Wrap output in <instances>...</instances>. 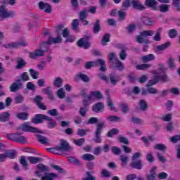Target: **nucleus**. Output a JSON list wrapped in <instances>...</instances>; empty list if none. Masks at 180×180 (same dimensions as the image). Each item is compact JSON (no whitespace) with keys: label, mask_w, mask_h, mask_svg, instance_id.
Instances as JSON below:
<instances>
[{"label":"nucleus","mask_w":180,"mask_h":180,"mask_svg":"<svg viewBox=\"0 0 180 180\" xmlns=\"http://www.w3.org/2000/svg\"><path fill=\"white\" fill-rule=\"evenodd\" d=\"M51 86H48L41 90V92L44 94V95H47L50 101H54V95H53V91L51 90Z\"/></svg>","instance_id":"nucleus-24"},{"label":"nucleus","mask_w":180,"mask_h":180,"mask_svg":"<svg viewBox=\"0 0 180 180\" xmlns=\"http://www.w3.org/2000/svg\"><path fill=\"white\" fill-rule=\"evenodd\" d=\"M4 153L6 154V158H11V160L16 158V151L15 150H7Z\"/></svg>","instance_id":"nucleus-38"},{"label":"nucleus","mask_w":180,"mask_h":180,"mask_svg":"<svg viewBox=\"0 0 180 180\" xmlns=\"http://www.w3.org/2000/svg\"><path fill=\"white\" fill-rule=\"evenodd\" d=\"M17 117L20 120H27V117H29V114L27 112H20L17 115Z\"/></svg>","instance_id":"nucleus-52"},{"label":"nucleus","mask_w":180,"mask_h":180,"mask_svg":"<svg viewBox=\"0 0 180 180\" xmlns=\"http://www.w3.org/2000/svg\"><path fill=\"white\" fill-rule=\"evenodd\" d=\"M126 15H127V13L126 11H118L119 20H120V22H123V20L126 19Z\"/></svg>","instance_id":"nucleus-57"},{"label":"nucleus","mask_w":180,"mask_h":180,"mask_svg":"<svg viewBox=\"0 0 180 180\" xmlns=\"http://www.w3.org/2000/svg\"><path fill=\"white\" fill-rule=\"evenodd\" d=\"M169 8H171L170 5L168 4H162L158 7V9L162 13H165L166 12H169Z\"/></svg>","instance_id":"nucleus-34"},{"label":"nucleus","mask_w":180,"mask_h":180,"mask_svg":"<svg viewBox=\"0 0 180 180\" xmlns=\"http://www.w3.org/2000/svg\"><path fill=\"white\" fill-rule=\"evenodd\" d=\"M157 167H153L152 169L149 171V174L146 175V179L147 180H155V174H157Z\"/></svg>","instance_id":"nucleus-25"},{"label":"nucleus","mask_w":180,"mask_h":180,"mask_svg":"<svg viewBox=\"0 0 180 180\" xmlns=\"http://www.w3.org/2000/svg\"><path fill=\"white\" fill-rule=\"evenodd\" d=\"M108 60H109L110 65L111 64H113V63L115 62L116 60H118L117 57H116V53L115 52H112V53H109L108 54Z\"/></svg>","instance_id":"nucleus-41"},{"label":"nucleus","mask_w":180,"mask_h":180,"mask_svg":"<svg viewBox=\"0 0 180 180\" xmlns=\"http://www.w3.org/2000/svg\"><path fill=\"white\" fill-rule=\"evenodd\" d=\"M44 52L41 49H36L34 52H30L29 57L32 60H36L37 57H43Z\"/></svg>","instance_id":"nucleus-16"},{"label":"nucleus","mask_w":180,"mask_h":180,"mask_svg":"<svg viewBox=\"0 0 180 180\" xmlns=\"http://www.w3.org/2000/svg\"><path fill=\"white\" fill-rule=\"evenodd\" d=\"M141 153L136 152L131 158L132 162H131V168L134 169H143V160H139L141 157Z\"/></svg>","instance_id":"nucleus-5"},{"label":"nucleus","mask_w":180,"mask_h":180,"mask_svg":"<svg viewBox=\"0 0 180 180\" xmlns=\"http://www.w3.org/2000/svg\"><path fill=\"white\" fill-rule=\"evenodd\" d=\"M106 120H108V122H120V117L116 115H110L106 117Z\"/></svg>","instance_id":"nucleus-58"},{"label":"nucleus","mask_w":180,"mask_h":180,"mask_svg":"<svg viewBox=\"0 0 180 180\" xmlns=\"http://www.w3.org/2000/svg\"><path fill=\"white\" fill-rule=\"evenodd\" d=\"M151 67V65L150 64H141L136 66V70H141V71H146L148 68H150Z\"/></svg>","instance_id":"nucleus-53"},{"label":"nucleus","mask_w":180,"mask_h":180,"mask_svg":"<svg viewBox=\"0 0 180 180\" xmlns=\"http://www.w3.org/2000/svg\"><path fill=\"white\" fill-rule=\"evenodd\" d=\"M110 68L112 69L116 68V70H119V71H123V70H124V65L122 61L118 59L113 62V64L110 65Z\"/></svg>","instance_id":"nucleus-13"},{"label":"nucleus","mask_w":180,"mask_h":180,"mask_svg":"<svg viewBox=\"0 0 180 180\" xmlns=\"http://www.w3.org/2000/svg\"><path fill=\"white\" fill-rule=\"evenodd\" d=\"M120 108L122 113H127L130 108H129V104L127 103H123L120 104Z\"/></svg>","instance_id":"nucleus-49"},{"label":"nucleus","mask_w":180,"mask_h":180,"mask_svg":"<svg viewBox=\"0 0 180 180\" xmlns=\"http://www.w3.org/2000/svg\"><path fill=\"white\" fill-rule=\"evenodd\" d=\"M53 85L56 88H61L63 86V79L61 77H56L53 82Z\"/></svg>","instance_id":"nucleus-45"},{"label":"nucleus","mask_w":180,"mask_h":180,"mask_svg":"<svg viewBox=\"0 0 180 180\" xmlns=\"http://www.w3.org/2000/svg\"><path fill=\"white\" fill-rule=\"evenodd\" d=\"M139 107L141 110L143 112H146L147 109H148V104L147 103V101L145 100H140L139 101Z\"/></svg>","instance_id":"nucleus-36"},{"label":"nucleus","mask_w":180,"mask_h":180,"mask_svg":"<svg viewBox=\"0 0 180 180\" xmlns=\"http://www.w3.org/2000/svg\"><path fill=\"white\" fill-rule=\"evenodd\" d=\"M9 117H11V113L8 112H2L0 114V122H8L9 120Z\"/></svg>","instance_id":"nucleus-29"},{"label":"nucleus","mask_w":180,"mask_h":180,"mask_svg":"<svg viewBox=\"0 0 180 180\" xmlns=\"http://www.w3.org/2000/svg\"><path fill=\"white\" fill-rule=\"evenodd\" d=\"M156 78H158V82H160V81H162V82H168L169 81V76L167 74H163L162 75H158L156 76Z\"/></svg>","instance_id":"nucleus-32"},{"label":"nucleus","mask_w":180,"mask_h":180,"mask_svg":"<svg viewBox=\"0 0 180 180\" xmlns=\"http://www.w3.org/2000/svg\"><path fill=\"white\" fill-rule=\"evenodd\" d=\"M20 78L18 79L17 80H20V84H22V82H26V81H29V79H30V77H29V73H27V72H22L20 75Z\"/></svg>","instance_id":"nucleus-35"},{"label":"nucleus","mask_w":180,"mask_h":180,"mask_svg":"<svg viewBox=\"0 0 180 180\" xmlns=\"http://www.w3.org/2000/svg\"><path fill=\"white\" fill-rule=\"evenodd\" d=\"M50 46H51V41H49V39H48L47 41L42 42L39 45V49L44 53H47V51H49V53H51V51L49 49Z\"/></svg>","instance_id":"nucleus-18"},{"label":"nucleus","mask_w":180,"mask_h":180,"mask_svg":"<svg viewBox=\"0 0 180 180\" xmlns=\"http://www.w3.org/2000/svg\"><path fill=\"white\" fill-rule=\"evenodd\" d=\"M98 65H101L99 71H101V72H106L108 68H106V61L103 59H98L96 61L86 62L84 67L86 70H91L92 67H98Z\"/></svg>","instance_id":"nucleus-2"},{"label":"nucleus","mask_w":180,"mask_h":180,"mask_svg":"<svg viewBox=\"0 0 180 180\" xmlns=\"http://www.w3.org/2000/svg\"><path fill=\"white\" fill-rule=\"evenodd\" d=\"M105 95L107 96V103L108 106L110 107V110H114L116 112V108L115 106H113V102L112 101V99L110 98V94L109 91L105 92Z\"/></svg>","instance_id":"nucleus-26"},{"label":"nucleus","mask_w":180,"mask_h":180,"mask_svg":"<svg viewBox=\"0 0 180 180\" xmlns=\"http://www.w3.org/2000/svg\"><path fill=\"white\" fill-rule=\"evenodd\" d=\"M37 168L38 170L35 172V175L41 178V180H54L56 178H58V174L50 173V169L43 164L37 165Z\"/></svg>","instance_id":"nucleus-1"},{"label":"nucleus","mask_w":180,"mask_h":180,"mask_svg":"<svg viewBox=\"0 0 180 180\" xmlns=\"http://www.w3.org/2000/svg\"><path fill=\"white\" fill-rule=\"evenodd\" d=\"M23 88V84L20 83V80H16L15 82L13 83L10 86L11 92H17L19 89Z\"/></svg>","instance_id":"nucleus-15"},{"label":"nucleus","mask_w":180,"mask_h":180,"mask_svg":"<svg viewBox=\"0 0 180 180\" xmlns=\"http://www.w3.org/2000/svg\"><path fill=\"white\" fill-rule=\"evenodd\" d=\"M38 139V141L41 143V144H44L45 146H49V139L43 135H37Z\"/></svg>","instance_id":"nucleus-33"},{"label":"nucleus","mask_w":180,"mask_h":180,"mask_svg":"<svg viewBox=\"0 0 180 180\" xmlns=\"http://www.w3.org/2000/svg\"><path fill=\"white\" fill-rule=\"evenodd\" d=\"M16 143H24L26 142V137L21 136L20 134H15V141Z\"/></svg>","instance_id":"nucleus-40"},{"label":"nucleus","mask_w":180,"mask_h":180,"mask_svg":"<svg viewBox=\"0 0 180 180\" xmlns=\"http://www.w3.org/2000/svg\"><path fill=\"white\" fill-rule=\"evenodd\" d=\"M110 81L112 85H117V82L119 81V77L116 75V73H111L109 75Z\"/></svg>","instance_id":"nucleus-27"},{"label":"nucleus","mask_w":180,"mask_h":180,"mask_svg":"<svg viewBox=\"0 0 180 180\" xmlns=\"http://www.w3.org/2000/svg\"><path fill=\"white\" fill-rule=\"evenodd\" d=\"M47 115L43 114H37L32 119V122L34 124H39L40 123H43L44 120H46Z\"/></svg>","instance_id":"nucleus-11"},{"label":"nucleus","mask_w":180,"mask_h":180,"mask_svg":"<svg viewBox=\"0 0 180 180\" xmlns=\"http://www.w3.org/2000/svg\"><path fill=\"white\" fill-rule=\"evenodd\" d=\"M154 34L153 30H143L140 32L139 35L136 37V41L139 44L145 43V44H150L151 41L146 39V37L148 36H153Z\"/></svg>","instance_id":"nucleus-3"},{"label":"nucleus","mask_w":180,"mask_h":180,"mask_svg":"<svg viewBox=\"0 0 180 180\" xmlns=\"http://www.w3.org/2000/svg\"><path fill=\"white\" fill-rule=\"evenodd\" d=\"M44 98L41 96H36L33 101L36 103L37 108L40 109L41 110H47V106H46V104L43 103V100Z\"/></svg>","instance_id":"nucleus-7"},{"label":"nucleus","mask_w":180,"mask_h":180,"mask_svg":"<svg viewBox=\"0 0 180 180\" xmlns=\"http://www.w3.org/2000/svg\"><path fill=\"white\" fill-rule=\"evenodd\" d=\"M146 160L148 162H154L155 159L154 158V155H153V152L149 151L146 155Z\"/></svg>","instance_id":"nucleus-60"},{"label":"nucleus","mask_w":180,"mask_h":180,"mask_svg":"<svg viewBox=\"0 0 180 180\" xmlns=\"http://www.w3.org/2000/svg\"><path fill=\"white\" fill-rule=\"evenodd\" d=\"M131 5L133 6L134 9H137L138 11H143V9H146V7L139 0H131Z\"/></svg>","instance_id":"nucleus-17"},{"label":"nucleus","mask_w":180,"mask_h":180,"mask_svg":"<svg viewBox=\"0 0 180 180\" xmlns=\"http://www.w3.org/2000/svg\"><path fill=\"white\" fill-rule=\"evenodd\" d=\"M101 20L99 19L96 20L95 22L93 24L92 32L94 34H98L101 32Z\"/></svg>","instance_id":"nucleus-21"},{"label":"nucleus","mask_w":180,"mask_h":180,"mask_svg":"<svg viewBox=\"0 0 180 180\" xmlns=\"http://www.w3.org/2000/svg\"><path fill=\"white\" fill-rule=\"evenodd\" d=\"M20 164H21L23 169L25 171H27V165H29V162L26 161V158L25 156H21L20 158Z\"/></svg>","instance_id":"nucleus-37"},{"label":"nucleus","mask_w":180,"mask_h":180,"mask_svg":"<svg viewBox=\"0 0 180 180\" xmlns=\"http://www.w3.org/2000/svg\"><path fill=\"white\" fill-rule=\"evenodd\" d=\"M110 41V34H105L101 40L102 46H106V43Z\"/></svg>","instance_id":"nucleus-43"},{"label":"nucleus","mask_w":180,"mask_h":180,"mask_svg":"<svg viewBox=\"0 0 180 180\" xmlns=\"http://www.w3.org/2000/svg\"><path fill=\"white\" fill-rule=\"evenodd\" d=\"M155 150H158L159 151H165L167 150V146L162 143H157L153 146Z\"/></svg>","instance_id":"nucleus-50"},{"label":"nucleus","mask_w":180,"mask_h":180,"mask_svg":"<svg viewBox=\"0 0 180 180\" xmlns=\"http://www.w3.org/2000/svg\"><path fill=\"white\" fill-rule=\"evenodd\" d=\"M78 79H81L82 81H83V82L88 83L89 82L91 79H89V77H88V75L84 73L79 72L76 75L75 81H78Z\"/></svg>","instance_id":"nucleus-22"},{"label":"nucleus","mask_w":180,"mask_h":180,"mask_svg":"<svg viewBox=\"0 0 180 180\" xmlns=\"http://www.w3.org/2000/svg\"><path fill=\"white\" fill-rule=\"evenodd\" d=\"M86 18H88V10L84 9L79 13V20H84V19H86Z\"/></svg>","instance_id":"nucleus-42"},{"label":"nucleus","mask_w":180,"mask_h":180,"mask_svg":"<svg viewBox=\"0 0 180 180\" xmlns=\"http://www.w3.org/2000/svg\"><path fill=\"white\" fill-rule=\"evenodd\" d=\"M39 8L41 11H44L46 13H51L52 6L49 3H44L43 1L39 2Z\"/></svg>","instance_id":"nucleus-12"},{"label":"nucleus","mask_w":180,"mask_h":180,"mask_svg":"<svg viewBox=\"0 0 180 180\" xmlns=\"http://www.w3.org/2000/svg\"><path fill=\"white\" fill-rule=\"evenodd\" d=\"M87 99L88 101H101V99H103V95H102V93L99 91H90Z\"/></svg>","instance_id":"nucleus-8"},{"label":"nucleus","mask_w":180,"mask_h":180,"mask_svg":"<svg viewBox=\"0 0 180 180\" xmlns=\"http://www.w3.org/2000/svg\"><path fill=\"white\" fill-rule=\"evenodd\" d=\"M167 64L170 70H175V59L172 57H169L167 60Z\"/></svg>","instance_id":"nucleus-47"},{"label":"nucleus","mask_w":180,"mask_h":180,"mask_svg":"<svg viewBox=\"0 0 180 180\" xmlns=\"http://www.w3.org/2000/svg\"><path fill=\"white\" fill-rule=\"evenodd\" d=\"M73 143L79 147H82V146H84V143H85V139L82 138L79 139H75L73 140Z\"/></svg>","instance_id":"nucleus-55"},{"label":"nucleus","mask_w":180,"mask_h":180,"mask_svg":"<svg viewBox=\"0 0 180 180\" xmlns=\"http://www.w3.org/2000/svg\"><path fill=\"white\" fill-rule=\"evenodd\" d=\"M178 36V31L175 29H172L169 31V37L170 39H175Z\"/></svg>","instance_id":"nucleus-62"},{"label":"nucleus","mask_w":180,"mask_h":180,"mask_svg":"<svg viewBox=\"0 0 180 180\" xmlns=\"http://www.w3.org/2000/svg\"><path fill=\"white\" fill-rule=\"evenodd\" d=\"M49 40L51 41V44H53V43L58 44V43H61V41H63V38H61V36L59 34L56 38H49Z\"/></svg>","instance_id":"nucleus-48"},{"label":"nucleus","mask_w":180,"mask_h":180,"mask_svg":"<svg viewBox=\"0 0 180 180\" xmlns=\"http://www.w3.org/2000/svg\"><path fill=\"white\" fill-rule=\"evenodd\" d=\"M118 141L120 143H122V144H126L127 146H129L130 144V142H129V139L124 137L122 135L118 137Z\"/></svg>","instance_id":"nucleus-54"},{"label":"nucleus","mask_w":180,"mask_h":180,"mask_svg":"<svg viewBox=\"0 0 180 180\" xmlns=\"http://www.w3.org/2000/svg\"><path fill=\"white\" fill-rule=\"evenodd\" d=\"M68 160L70 164H72V165H77V167H81V165H82V163L79 162V160L75 157H68Z\"/></svg>","instance_id":"nucleus-31"},{"label":"nucleus","mask_w":180,"mask_h":180,"mask_svg":"<svg viewBox=\"0 0 180 180\" xmlns=\"http://www.w3.org/2000/svg\"><path fill=\"white\" fill-rule=\"evenodd\" d=\"M78 26H79V20L74 19L72 22V30H77V29H78Z\"/></svg>","instance_id":"nucleus-61"},{"label":"nucleus","mask_w":180,"mask_h":180,"mask_svg":"<svg viewBox=\"0 0 180 180\" xmlns=\"http://www.w3.org/2000/svg\"><path fill=\"white\" fill-rule=\"evenodd\" d=\"M47 121V127L48 129H56V127H57V122L55 121L54 119L50 117H46V120Z\"/></svg>","instance_id":"nucleus-23"},{"label":"nucleus","mask_w":180,"mask_h":180,"mask_svg":"<svg viewBox=\"0 0 180 180\" xmlns=\"http://www.w3.org/2000/svg\"><path fill=\"white\" fill-rule=\"evenodd\" d=\"M155 57L154 56V54H149L142 57V60L143 61H144V63H148V61H153V60H155Z\"/></svg>","instance_id":"nucleus-51"},{"label":"nucleus","mask_w":180,"mask_h":180,"mask_svg":"<svg viewBox=\"0 0 180 180\" xmlns=\"http://www.w3.org/2000/svg\"><path fill=\"white\" fill-rule=\"evenodd\" d=\"M77 46L78 47H84V50H88L89 47H91V44L89 41H86L85 38H81L77 41Z\"/></svg>","instance_id":"nucleus-19"},{"label":"nucleus","mask_w":180,"mask_h":180,"mask_svg":"<svg viewBox=\"0 0 180 180\" xmlns=\"http://www.w3.org/2000/svg\"><path fill=\"white\" fill-rule=\"evenodd\" d=\"M25 67H26V61H25V59L20 58L17 61V65H15L16 70H22L25 68Z\"/></svg>","instance_id":"nucleus-30"},{"label":"nucleus","mask_w":180,"mask_h":180,"mask_svg":"<svg viewBox=\"0 0 180 180\" xmlns=\"http://www.w3.org/2000/svg\"><path fill=\"white\" fill-rule=\"evenodd\" d=\"M172 5L177 12H180V0H172Z\"/></svg>","instance_id":"nucleus-63"},{"label":"nucleus","mask_w":180,"mask_h":180,"mask_svg":"<svg viewBox=\"0 0 180 180\" xmlns=\"http://www.w3.org/2000/svg\"><path fill=\"white\" fill-rule=\"evenodd\" d=\"M169 46H171V42H166L165 44L158 46L157 50L158 51H164V50L168 49Z\"/></svg>","instance_id":"nucleus-44"},{"label":"nucleus","mask_w":180,"mask_h":180,"mask_svg":"<svg viewBox=\"0 0 180 180\" xmlns=\"http://www.w3.org/2000/svg\"><path fill=\"white\" fill-rule=\"evenodd\" d=\"M141 19L143 25H151V23H153V20L150 18L141 17Z\"/></svg>","instance_id":"nucleus-56"},{"label":"nucleus","mask_w":180,"mask_h":180,"mask_svg":"<svg viewBox=\"0 0 180 180\" xmlns=\"http://www.w3.org/2000/svg\"><path fill=\"white\" fill-rule=\"evenodd\" d=\"M15 16V11H9L8 8L4 5L0 6V18L2 21L9 18Z\"/></svg>","instance_id":"nucleus-6"},{"label":"nucleus","mask_w":180,"mask_h":180,"mask_svg":"<svg viewBox=\"0 0 180 180\" xmlns=\"http://www.w3.org/2000/svg\"><path fill=\"white\" fill-rule=\"evenodd\" d=\"M27 160L30 164H38V162H41V161H43V158L33 156L27 157Z\"/></svg>","instance_id":"nucleus-28"},{"label":"nucleus","mask_w":180,"mask_h":180,"mask_svg":"<svg viewBox=\"0 0 180 180\" xmlns=\"http://www.w3.org/2000/svg\"><path fill=\"white\" fill-rule=\"evenodd\" d=\"M22 130L26 132L30 131V133H43V131H40L37 129V128L30 126L29 122H27L22 125Z\"/></svg>","instance_id":"nucleus-9"},{"label":"nucleus","mask_w":180,"mask_h":180,"mask_svg":"<svg viewBox=\"0 0 180 180\" xmlns=\"http://www.w3.org/2000/svg\"><path fill=\"white\" fill-rule=\"evenodd\" d=\"M106 126L105 125V122H99L96 124V131L94 132V137L93 139V141L96 144H101L102 143V130L105 129Z\"/></svg>","instance_id":"nucleus-4"},{"label":"nucleus","mask_w":180,"mask_h":180,"mask_svg":"<svg viewBox=\"0 0 180 180\" xmlns=\"http://www.w3.org/2000/svg\"><path fill=\"white\" fill-rule=\"evenodd\" d=\"M60 146H57L58 151H71L72 148L70 147V143L64 139H61L60 141Z\"/></svg>","instance_id":"nucleus-10"},{"label":"nucleus","mask_w":180,"mask_h":180,"mask_svg":"<svg viewBox=\"0 0 180 180\" xmlns=\"http://www.w3.org/2000/svg\"><path fill=\"white\" fill-rule=\"evenodd\" d=\"M103 109H105V104L102 102H98L92 107V110L94 113H99V112H102Z\"/></svg>","instance_id":"nucleus-20"},{"label":"nucleus","mask_w":180,"mask_h":180,"mask_svg":"<svg viewBox=\"0 0 180 180\" xmlns=\"http://www.w3.org/2000/svg\"><path fill=\"white\" fill-rule=\"evenodd\" d=\"M5 49H16V42H11L3 45Z\"/></svg>","instance_id":"nucleus-64"},{"label":"nucleus","mask_w":180,"mask_h":180,"mask_svg":"<svg viewBox=\"0 0 180 180\" xmlns=\"http://www.w3.org/2000/svg\"><path fill=\"white\" fill-rule=\"evenodd\" d=\"M145 5L148 8H150L153 11H158V1L157 0H146Z\"/></svg>","instance_id":"nucleus-14"},{"label":"nucleus","mask_w":180,"mask_h":180,"mask_svg":"<svg viewBox=\"0 0 180 180\" xmlns=\"http://www.w3.org/2000/svg\"><path fill=\"white\" fill-rule=\"evenodd\" d=\"M82 160L84 161H94L95 156L91 153H86L82 156Z\"/></svg>","instance_id":"nucleus-39"},{"label":"nucleus","mask_w":180,"mask_h":180,"mask_svg":"<svg viewBox=\"0 0 180 180\" xmlns=\"http://www.w3.org/2000/svg\"><path fill=\"white\" fill-rule=\"evenodd\" d=\"M29 72L33 79H37L39 75H40V72L36 71L34 69H30Z\"/></svg>","instance_id":"nucleus-46"},{"label":"nucleus","mask_w":180,"mask_h":180,"mask_svg":"<svg viewBox=\"0 0 180 180\" xmlns=\"http://www.w3.org/2000/svg\"><path fill=\"white\" fill-rule=\"evenodd\" d=\"M115 134H119V129H116V128H113L111 130H110L107 136L108 137H113V136H115Z\"/></svg>","instance_id":"nucleus-59"}]
</instances>
